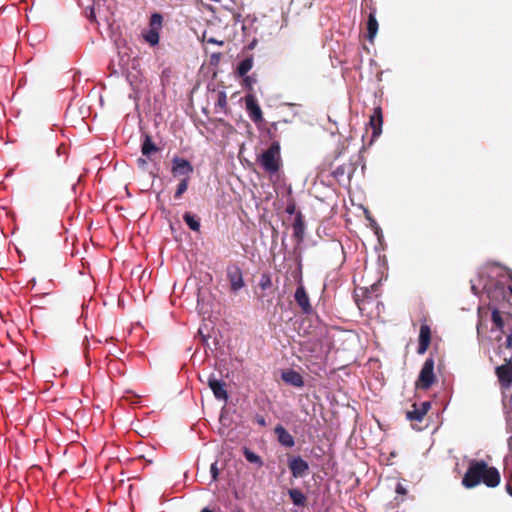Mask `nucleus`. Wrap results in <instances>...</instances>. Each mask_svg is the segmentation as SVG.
<instances>
[{
    "label": "nucleus",
    "mask_w": 512,
    "mask_h": 512,
    "mask_svg": "<svg viewBox=\"0 0 512 512\" xmlns=\"http://www.w3.org/2000/svg\"><path fill=\"white\" fill-rule=\"evenodd\" d=\"M481 482L490 488L497 487L500 483V473L495 467H489L484 460H471L462 484L466 488H474Z\"/></svg>",
    "instance_id": "obj_1"
},
{
    "label": "nucleus",
    "mask_w": 512,
    "mask_h": 512,
    "mask_svg": "<svg viewBox=\"0 0 512 512\" xmlns=\"http://www.w3.org/2000/svg\"><path fill=\"white\" fill-rule=\"evenodd\" d=\"M280 144L277 141L271 143L259 157V163L269 174H275L280 168Z\"/></svg>",
    "instance_id": "obj_2"
},
{
    "label": "nucleus",
    "mask_w": 512,
    "mask_h": 512,
    "mask_svg": "<svg viewBox=\"0 0 512 512\" xmlns=\"http://www.w3.org/2000/svg\"><path fill=\"white\" fill-rule=\"evenodd\" d=\"M471 290L473 294L479 295L481 292L489 293L495 286L487 269L481 270L477 278L471 279Z\"/></svg>",
    "instance_id": "obj_3"
},
{
    "label": "nucleus",
    "mask_w": 512,
    "mask_h": 512,
    "mask_svg": "<svg viewBox=\"0 0 512 512\" xmlns=\"http://www.w3.org/2000/svg\"><path fill=\"white\" fill-rule=\"evenodd\" d=\"M418 381L419 387L423 390L429 389L435 382L433 358L429 357L425 360L421 368Z\"/></svg>",
    "instance_id": "obj_4"
},
{
    "label": "nucleus",
    "mask_w": 512,
    "mask_h": 512,
    "mask_svg": "<svg viewBox=\"0 0 512 512\" xmlns=\"http://www.w3.org/2000/svg\"><path fill=\"white\" fill-rule=\"evenodd\" d=\"M193 171L194 168L187 159L181 158L179 156L173 157L171 173L174 177L183 176L184 178H189Z\"/></svg>",
    "instance_id": "obj_5"
},
{
    "label": "nucleus",
    "mask_w": 512,
    "mask_h": 512,
    "mask_svg": "<svg viewBox=\"0 0 512 512\" xmlns=\"http://www.w3.org/2000/svg\"><path fill=\"white\" fill-rule=\"evenodd\" d=\"M288 467L294 478H302L309 472V464L301 456H293L289 458Z\"/></svg>",
    "instance_id": "obj_6"
},
{
    "label": "nucleus",
    "mask_w": 512,
    "mask_h": 512,
    "mask_svg": "<svg viewBox=\"0 0 512 512\" xmlns=\"http://www.w3.org/2000/svg\"><path fill=\"white\" fill-rule=\"evenodd\" d=\"M246 110L250 119L254 123L263 121V114L261 107L259 106L256 97L253 94H247L244 98Z\"/></svg>",
    "instance_id": "obj_7"
},
{
    "label": "nucleus",
    "mask_w": 512,
    "mask_h": 512,
    "mask_svg": "<svg viewBox=\"0 0 512 512\" xmlns=\"http://www.w3.org/2000/svg\"><path fill=\"white\" fill-rule=\"evenodd\" d=\"M227 277L233 292H237L244 287L242 270L238 265L233 264L227 267Z\"/></svg>",
    "instance_id": "obj_8"
},
{
    "label": "nucleus",
    "mask_w": 512,
    "mask_h": 512,
    "mask_svg": "<svg viewBox=\"0 0 512 512\" xmlns=\"http://www.w3.org/2000/svg\"><path fill=\"white\" fill-rule=\"evenodd\" d=\"M207 384L209 388L212 390L214 397L217 400L225 401L228 400V393L225 389V382L223 380L217 379L213 374L208 377Z\"/></svg>",
    "instance_id": "obj_9"
},
{
    "label": "nucleus",
    "mask_w": 512,
    "mask_h": 512,
    "mask_svg": "<svg viewBox=\"0 0 512 512\" xmlns=\"http://www.w3.org/2000/svg\"><path fill=\"white\" fill-rule=\"evenodd\" d=\"M294 299L304 314L310 315L313 312L309 296L302 283L296 288Z\"/></svg>",
    "instance_id": "obj_10"
},
{
    "label": "nucleus",
    "mask_w": 512,
    "mask_h": 512,
    "mask_svg": "<svg viewBox=\"0 0 512 512\" xmlns=\"http://www.w3.org/2000/svg\"><path fill=\"white\" fill-rule=\"evenodd\" d=\"M383 125V113L380 106H376L373 109V113L370 116L369 126L372 129V140L377 139L382 133Z\"/></svg>",
    "instance_id": "obj_11"
},
{
    "label": "nucleus",
    "mask_w": 512,
    "mask_h": 512,
    "mask_svg": "<svg viewBox=\"0 0 512 512\" xmlns=\"http://www.w3.org/2000/svg\"><path fill=\"white\" fill-rule=\"evenodd\" d=\"M496 374L502 387L509 388L512 385V365L510 362L498 366Z\"/></svg>",
    "instance_id": "obj_12"
},
{
    "label": "nucleus",
    "mask_w": 512,
    "mask_h": 512,
    "mask_svg": "<svg viewBox=\"0 0 512 512\" xmlns=\"http://www.w3.org/2000/svg\"><path fill=\"white\" fill-rule=\"evenodd\" d=\"M431 408V403L429 401H424L420 405L413 404V409L408 411L406 416L409 420L422 421L429 409Z\"/></svg>",
    "instance_id": "obj_13"
},
{
    "label": "nucleus",
    "mask_w": 512,
    "mask_h": 512,
    "mask_svg": "<svg viewBox=\"0 0 512 512\" xmlns=\"http://www.w3.org/2000/svg\"><path fill=\"white\" fill-rule=\"evenodd\" d=\"M274 432L277 436L278 442L287 448H291L295 445L294 437L280 424H278Z\"/></svg>",
    "instance_id": "obj_14"
},
{
    "label": "nucleus",
    "mask_w": 512,
    "mask_h": 512,
    "mask_svg": "<svg viewBox=\"0 0 512 512\" xmlns=\"http://www.w3.org/2000/svg\"><path fill=\"white\" fill-rule=\"evenodd\" d=\"M281 378L284 382L294 387L300 388L304 386V380L302 375L295 370L289 369L287 371H284L281 375Z\"/></svg>",
    "instance_id": "obj_15"
},
{
    "label": "nucleus",
    "mask_w": 512,
    "mask_h": 512,
    "mask_svg": "<svg viewBox=\"0 0 512 512\" xmlns=\"http://www.w3.org/2000/svg\"><path fill=\"white\" fill-rule=\"evenodd\" d=\"M431 332L427 325H422L419 332V346L418 353L424 354L430 344Z\"/></svg>",
    "instance_id": "obj_16"
},
{
    "label": "nucleus",
    "mask_w": 512,
    "mask_h": 512,
    "mask_svg": "<svg viewBox=\"0 0 512 512\" xmlns=\"http://www.w3.org/2000/svg\"><path fill=\"white\" fill-rule=\"evenodd\" d=\"M378 28L379 25L375 16V12L372 11L369 13L367 20V38L369 42L372 43L374 41V38L376 37L378 32Z\"/></svg>",
    "instance_id": "obj_17"
},
{
    "label": "nucleus",
    "mask_w": 512,
    "mask_h": 512,
    "mask_svg": "<svg viewBox=\"0 0 512 512\" xmlns=\"http://www.w3.org/2000/svg\"><path fill=\"white\" fill-rule=\"evenodd\" d=\"M292 228L293 236L297 239L298 242L302 241L305 233V224L300 213H298L295 217Z\"/></svg>",
    "instance_id": "obj_18"
},
{
    "label": "nucleus",
    "mask_w": 512,
    "mask_h": 512,
    "mask_svg": "<svg viewBox=\"0 0 512 512\" xmlns=\"http://www.w3.org/2000/svg\"><path fill=\"white\" fill-rule=\"evenodd\" d=\"M158 151V147L154 144L152 141V138L150 135L145 134L143 138V142L141 145V152L143 156L150 157L152 153H155Z\"/></svg>",
    "instance_id": "obj_19"
},
{
    "label": "nucleus",
    "mask_w": 512,
    "mask_h": 512,
    "mask_svg": "<svg viewBox=\"0 0 512 512\" xmlns=\"http://www.w3.org/2000/svg\"><path fill=\"white\" fill-rule=\"evenodd\" d=\"M503 406L507 429L512 432V395L509 400H506L505 395L503 396Z\"/></svg>",
    "instance_id": "obj_20"
},
{
    "label": "nucleus",
    "mask_w": 512,
    "mask_h": 512,
    "mask_svg": "<svg viewBox=\"0 0 512 512\" xmlns=\"http://www.w3.org/2000/svg\"><path fill=\"white\" fill-rule=\"evenodd\" d=\"M288 494L295 506L302 507L305 505L306 497L302 491L298 489H290Z\"/></svg>",
    "instance_id": "obj_21"
},
{
    "label": "nucleus",
    "mask_w": 512,
    "mask_h": 512,
    "mask_svg": "<svg viewBox=\"0 0 512 512\" xmlns=\"http://www.w3.org/2000/svg\"><path fill=\"white\" fill-rule=\"evenodd\" d=\"M253 67V58L247 57L241 60L237 66V73L239 76L244 77Z\"/></svg>",
    "instance_id": "obj_22"
},
{
    "label": "nucleus",
    "mask_w": 512,
    "mask_h": 512,
    "mask_svg": "<svg viewBox=\"0 0 512 512\" xmlns=\"http://www.w3.org/2000/svg\"><path fill=\"white\" fill-rule=\"evenodd\" d=\"M509 453L504 458V473L512 477V435L508 439Z\"/></svg>",
    "instance_id": "obj_23"
},
{
    "label": "nucleus",
    "mask_w": 512,
    "mask_h": 512,
    "mask_svg": "<svg viewBox=\"0 0 512 512\" xmlns=\"http://www.w3.org/2000/svg\"><path fill=\"white\" fill-rule=\"evenodd\" d=\"M243 455L248 462L256 464L258 467L263 466V461H262L261 457L259 455H257L255 452H253L252 450H250L249 448H247V447L243 448Z\"/></svg>",
    "instance_id": "obj_24"
},
{
    "label": "nucleus",
    "mask_w": 512,
    "mask_h": 512,
    "mask_svg": "<svg viewBox=\"0 0 512 512\" xmlns=\"http://www.w3.org/2000/svg\"><path fill=\"white\" fill-rule=\"evenodd\" d=\"M183 220L192 231L200 230V222L192 213L185 212L183 215Z\"/></svg>",
    "instance_id": "obj_25"
},
{
    "label": "nucleus",
    "mask_w": 512,
    "mask_h": 512,
    "mask_svg": "<svg viewBox=\"0 0 512 512\" xmlns=\"http://www.w3.org/2000/svg\"><path fill=\"white\" fill-rule=\"evenodd\" d=\"M491 320L493 326L501 332H504V320L502 318L501 312L497 309H494L491 314Z\"/></svg>",
    "instance_id": "obj_26"
},
{
    "label": "nucleus",
    "mask_w": 512,
    "mask_h": 512,
    "mask_svg": "<svg viewBox=\"0 0 512 512\" xmlns=\"http://www.w3.org/2000/svg\"><path fill=\"white\" fill-rule=\"evenodd\" d=\"M159 32L160 31L158 30L149 29L148 31L143 33V38L151 46H155L159 43Z\"/></svg>",
    "instance_id": "obj_27"
},
{
    "label": "nucleus",
    "mask_w": 512,
    "mask_h": 512,
    "mask_svg": "<svg viewBox=\"0 0 512 512\" xmlns=\"http://www.w3.org/2000/svg\"><path fill=\"white\" fill-rule=\"evenodd\" d=\"M163 17L160 13H153L150 17V28L160 31L162 28Z\"/></svg>",
    "instance_id": "obj_28"
},
{
    "label": "nucleus",
    "mask_w": 512,
    "mask_h": 512,
    "mask_svg": "<svg viewBox=\"0 0 512 512\" xmlns=\"http://www.w3.org/2000/svg\"><path fill=\"white\" fill-rule=\"evenodd\" d=\"M188 185H189V178L181 179V181L179 182L177 189L175 191L174 197L177 199L180 198L187 191Z\"/></svg>",
    "instance_id": "obj_29"
},
{
    "label": "nucleus",
    "mask_w": 512,
    "mask_h": 512,
    "mask_svg": "<svg viewBox=\"0 0 512 512\" xmlns=\"http://www.w3.org/2000/svg\"><path fill=\"white\" fill-rule=\"evenodd\" d=\"M227 106V96L224 91H219L217 94V102L216 108H220L221 110H225Z\"/></svg>",
    "instance_id": "obj_30"
},
{
    "label": "nucleus",
    "mask_w": 512,
    "mask_h": 512,
    "mask_svg": "<svg viewBox=\"0 0 512 512\" xmlns=\"http://www.w3.org/2000/svg\"><path fill=\"white\" fill-rule=\"evenodd\" d=\"M272 285L271 278L268 274H262L259 281V286L262 290L270 288Z\"/></svg>",
    "instance_id": "obj_31"
},
{
    "label": "nucleus",
    "mask_w": 512,
    "mask_h": 512,
    "mask_svg": "<svg viewBox=\"0 0 512 512\" xmlns=\"http://www.w3.org/2000/svg\"><path fill=\"white\" fill-rule=\"evenodd\" d=\"M345 174H348V178H350V172L346 171V167L344 165L338 166L334 171L333 175L335 178L340 180Z\"/></svg>",
    "instance_id": "obj_32"
},
{
    "label": "nucleus",
    "mask_w": 512,
    "mask_h": 512,
    "mask_svg": "<svg viewBox=\"0 0 512 512\" xmlns=\"http://www.w3.org/2000/svg\"><path fill=\"white\" fill-rule=\"evenodd\" d=\"M256 78L255 76H249V75H245L243 77V82H244V85L246 88L252 90L253 89V86L256 84Z\"/></svg>",
    "instance_id": "obj_33"
},
{
    "label": "nucleus",
    "mask_w": 512,
    "mask_h": 512,
    "mask_svg": "<svg viewBox=\"0 0 512 512\" xmlns=\"http://www.w3.org/2000/svg\"><path fill=\"white\" fill-rule=\"evenodd\" d=\"M210 473L213 481H216L218 479L219 470L217 467V462H214L210 466Z\"/></svg>",
    "instance_id": "obj_34"
},
{
    "label": "nucleus",
    "mask_w": 512,
    "mask_h": 512,
    "mask_svg": "<svg viewBox=\"0 0 512 512\" xmlns=\"http://www.w3.org/2000/svg\"><path fill=\"white\" fill-rule=\"evenodd\" d=\"M255 421L258 425L265 427L267 425L265 418L262 415H256Z\"/></svg>",
    "instance_id": "obj_35"
},
{
    "label": "nucleus",
    "mask_w": 512,
    "mask_h": 512,
    "mask_svg": "<svg viewBox=\"0 0 512 512\" xmlns=\"http://www.w3.org/2000/svg\"><path fill=\"white\" fill-rule=\"evenodd\" d=\"M396 493L400 495H405L407 493V490L401 483H398L396 485Z\"/></svg>",
    "instance_id": "obj_36"
},
{
    "label": "nucleus",
    "mask_w": 512,
    "mask_h": 512,
    "mask_svg": "<svg viewBox=\"0 0 512 512\" xmlns=\"http://www.w3.org/2000/svg\"><path fill=\"white\" fill-rule=\"evenodd\" d=\"M505 345L507 348H512V330L506 335Z\"/></svg>",
    "instance_id": "obj_37"
},
{
    "label": "nucleus",
    "mask_w": 512,
    "mask_h": 512,
    "mask_svg": "<svg viewBox=\"0 0 512 512\" xmlns=\"http://www.w3.org/2000/svg\"><path fill=\"white\" fill-rule=\"evenodd\" d=\"M147 160L144 158H138L137 165L139 168H145L147 166Z\"/></svg>",
    "instance_id": "obj_38"
},
{
    "label": "nucleus",
    "mask_w": 512,
    "mask_h": 512,
    "mask_svg": "<svg viewBox=\"0 0 512 512\" xmlns=\"http://www.w3.org/2000/svg\"><path fill=\"white\" fill-rule=\"evenodd\" d=\"M206 42L207 43H211V44H216V45H223L224 44L223 41H219V40H217V39H215L213 37L206 39Z\"/></svg>",
    "instance_id": "obj_39"
},
{
    "label": "nucleus",
    "mask_w": 512,
    "mask_h": 512,
    "mask_svg": "<svg viewBox=\"0 0 512 512\" xmlns=\"http://www.w3.org/2000/svg\"><path fill=\"white\" fill-rule=\"evenodd\" d=\"M87 17L89 19H94L95 18V13H94V8L93 7H90L89 14H87Z\"/></svg>",
    "instance_id": "obj_40"
},
{
    "label": "nucleus",
    "mask_w": 512,
    "mask_h": 512,
    "mask_svg": "<svg viewBox=\"0 0 512 512\" xmlns=\"http://www.w3.org/2000/svg\"><path fill=\"white\" fill-rule=\"evenodd\" d=\"M506 489L508 494L512 497V484L508 483Z\"/></svg>",
    "instance_id": "obj_41"
},
{
    "label": "nucleus",
    "mask_w": 512,
    "mask_h": 512,
    "mask_svg": "<svg viewBox=\"0 0 512 512\" xmlns=\"http://www.w3.org/2000/svg\"><path fill=\"white\" fill-rule=\"evenodd\" d=\"M199 334H200V336H201V338H202V341H203L204 343H206V342H207V337H206L204 334H202V331H201V330H199Z\"/></svg>",
    "instance_id": "obj_42"
},
{
    "label": "nucleus",
    "mask_w": 512,
    "mask_h": 512,
    "mask_svg": "<svg viewBox=\"0 0 512 512\" xmlns=\"http://www.w3.org/2000/svg\"><path fill=\"white\" fill-rule=\"evenodd\" d=\"M201 512H213L210 508L205 507L201 510Z\"/></svg>",
    "instance_id": "obj_43"
},
{
    "label": "nucleus",
    "mask_w": 512,
    "mask_h": 512,
    "mask_svg": "<svg viewBox=\"0 0 512 512\" xmlns=\"http://www.w3.org/2000/svg\"><path fill=\"white\" fill-rule=\"evenodd\" d=\"M293 211H294V207H291V208H288V209H287V212H288V213H293Z\"/></svg>",
    "instance_id": "obj_44"
},
{
    "label": "nucleus",
    "mask_w": 512,
    "mask_h": 512,
    "mask_svg": "<svg viewBox=\"0 0 512 512\" xmlns=\"http://www.w3.org/2000/svg\"><path fill=\"white\" fill-rule=\"evenodd\" d=\"M212 57H213L214 59H217V58L219 57V55H217V56H216L215 54H212Z\"/></svg>",
    "instance_id": "obj_45"
},
{
    "label": "nucleus",
    "mask_w": 512,
    "mask_h": 512,
    "mask_svg": "<svg viewBox=\"0 0 512 512\" xmlns=\"http://www.w3.org/2000/svg\"><path fill=\"white\" fill-rule=\"evenodd\" d=\"M212 57H213L214 59H217V58L219 57V55H217V56H216L215 54H212Z\"/></svg>",
    "instance_id": "obj_46"
},
{
    "label": "nucleus",
    "mask_w": 512,
    "mask_h": 512,
    "mask_svg": "<svg viewBox=\"0 0 512 512\" xmlns=\"http://www.w3.org/2000/svg\"><path fill=\"white\" fill-rule=\"evenodd\" d=\"M509 291H510V293H511V295H512V287H509Z\"/></svg>",
    "instance_id": "obj_47"
}]
</instances>
